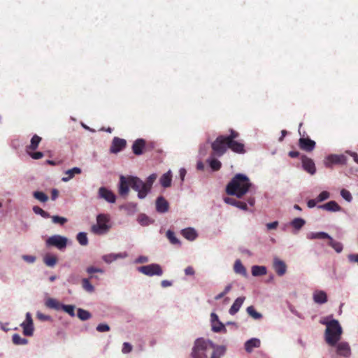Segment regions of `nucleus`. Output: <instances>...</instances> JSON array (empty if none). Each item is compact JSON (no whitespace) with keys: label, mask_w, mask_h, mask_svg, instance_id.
I'll return each instance as SVG.
<instances>
[{"label":"nucleus","mask_w":358,"mask_h":358,"mask_svg":"<svg viewBox=\"0 0 358 358\" xmlns=\"http://www.w3.org/2000/svg\"><path fill=\"white\" fill-rule=\"evenodd\" d=\"M328 245L333 248L338 253L343 250V245L341 243L334 241L331 236L329 239Z\"/></svg>","instance_id":"33"},{"label":"nucleus","mask_w":358,"mask_h":358,"mask_svg":"<svg viewBox=\"0 0 358 358\" xmlns=\"http://www.w3.org/2000/svg\"><path fill=\"white\" fill-rule=\"evenodd\" d=\"M185 273L187 275H193L194 274V270L192 266H187L185 269Z\"/></svg>","instance_id":"61"},{"label":"nucleus","mask_w":358,"mask_h":358,"mask_svg":"<svg viewBox=\"0 0 358 358\" xmlns=\"http://www.w3.org/2000/svg\"><path fill=\"white\" fill-rule=\"evenodd\" d=\"M251 185L249 178L246 176L238 173L227 185L226 192L229 195L242 198L248 192Z\"/></svg>","instance_id":"2"},{"label":"nucleus","mask_w":358,"mask_h":358,"mask_svg":"<svg viewBox=\"0 0 358 358\" xmlns=\"http://www.w3.org/2000/svg\"><path fill=\"white\" fill-rule=\"evenodd\" d=\"M247 313L254 319L259 320L262 317L261 313L257 312L252 306L247 308Z\"/></svg>","instance_id":"40"},{"label":"nucleus","mask_w":358,"mask_h":358,"mask_svg":"<svg viewBox=\"0 0 358 358\" xmlns=\"http://www.w3.org/2000/svg\"><path fill=\"white\" fill-rule=\"evenodd\" d=\"M329 197H330L329 192L327 191H323L317 196L316 199L318 202H322L324 200L328 199Z\"/></svg>","instance_id":"51"},{"label":"nucleus","mask_w":358,"mask_h":358,"mask_svg":"<svg viewBox=\"0 0 358 358\" xmlns=\"http://www.w3.org/2000/svg\"><path fill=\"white\" fill-rule=\"evenodd\" d=\"M23 259L29 263H34L36 261V257L31 255H24Z\"/></svg>","instance_id":"60"},{"label":"nucleus","mask_w":358,"mask_h":358,"mask_svg":"<svg viewBox=\"0 0 358 358\" xmlns=\"http://www.w3.org/2000/svg\"><path fill=\"white\" fill-rule=\"evenodd\" d=\"M229 132V135L218 136L211 143L213 157H222L226 153L227 149L238 154H244L246 152L244 143L238 140L240 134L232 129Z\"/></svg>","instance_id":"1"},{"label":"nucleus","mask_w":358,"mask_h":358,"mask_svg":"<svg viewBox=\"0 0 358 358\" xmlns=\"http://www.w3.org/2000/svg\"><path fill=\"white\" fill-rule=\"evenodd\" d=\"M82 287L83 288L88 292H93L94 291V286L91 284L90 282V280L88 278H83L82 280Z\"/></svg>","instance_id":"38"},{"label":"nucleus","mask_w":358,"mask_h":358,"mask_svg":"<svg viewBox=\"0 0 358 358\" xmlns=\"http://www.w3.org/2000/svg\"><path fill=\"white\" fill-rule=\"evenodd\" d=\"M46 244L48 246H55L62 250L66 247L67 239L60 235H54L47 239Z\"/></svg>","instance_id":"10"},{"label":"nucleus","mask_w":358,"mask_h":358,"mask_svg":"<svg viewBox=\"0 0 358 358\" xmlns=\"http://www.w3.org/2000/svg\"><path fill=\"white\" fill-rule=\"evenodd\" d=\"M305 223H306V222H305V220L303 219L300 218V217H297V218H294L291 222V225L295 229L299 230V229H301L304 226Z\"/></svg>","instance_id":"36"},{"label":"nucleus","mask_w":358,"mask_h":358,"mask_svg":"<svg viewBox=\"0 0 358 358\" xmlns=\"http://www.w3.org/2000/svg\"><path fill=\"white\" fill-rule=\"evenodd\" d=\"M33 211L36 214L40 215L43 218H48L50 217V214L48 212L45 211L41 208L37 206L33 207Z\"/></svg>","instance_id":"46"},{"label":"nucleus","mask_w":358,"mask_h":358,"mask_svg":"<svg viewBox=\"0 0 358 358\" xmlns=\"http://www.w3.org/2000/svg\"><path fill=\"white\" fill-rule=\"evenodd\" d=\"M222 329H225L224 326L220 321L212 323V330L214 332H220Z\"/></svg>","instance_id":"50"},{"label":"nucleus","mask_w":358,"mask_h":358,"mask_svg":"<svg viewBox=\"0 0 358 358\" xmlns=\"http://www.w3.org/2000/svg\"><path fill=\"white\" fill-rule=\"evenodd\" d=\"M172 175L171 171L164 173L160 178V184L164 187H169L171 185Z\"/></svg>","instance_id":"27"},{"label":"nucleus","mask_w":358,"mask_h":358,"mask_svg":"<svg viewBox=\"0 0 358 358\" xmlns=\"http://www.w3.org/2000/svg\"><path fill=\"white\" fill-rule=\"evenodd\" d=\"M278 225V222L277 221H275L273 222L268 223L266 224V227L268 230H271V229H276Z\"/></svg>","instance_id":"59"},{"label":"nucleus","mask_w":358,"mask_h":358,"mask_svg":"<svg viewBox=\"0 0 358 358\" xmlns=\"http://www.w3.org/2000/svg\"><path fill=\"white\" fill-rule=\"evenodd\" d=\"M138 222L142 226H148L152 223L150 219L145 214H140L138 217Z\"/></svg>","instance_id":"44"},{"label":"nucleus","mask_w":358,"mask_h":358,"mask_svg":"<svg viewBox=\"0 0 358 358\" xmlns=\"http://www.w3.org/2000/svg\"><path fill=\"white\" fill-rule=\"evenodd\" d=\"M61 310H63L64 312L67 313L69 315H71L72 317H73L75 315L74 306L62 304Z\"/></svg>","instance_id":"48"},{"label":"nucleus","mask_w":358,"mask_h":358,"mask_svg":"<svg viewBox=\"0 0 358 358\" xmlns=\"http://www.w3.org/2000/svg\"><path fill=\"white\" fill-rule=\"evenodd\" d=\"M273 268L276 273L280 276L283 275L286 273L287 266L285 263L277 258L274 259Z\"/></svg>","instance_id":"16"},{"label":"nucleus","mask_w":358,"mask_h":358,"mask_svg":"<svg viewBox=\"0 0 358 358\" xmlns=\"http://www.w3.org/2000/svg\"><path fill=\"white\" fill-rule=\"evenodd\" d=\"M44 263L50 267H53L57 262V257L51 255H46L43 258Z\"/></svg>","instance_id":"31"},{"label":"nucleus","mask_w":358,"mask_h":358,"mask_svg":"<svg viewBox=\"0 0 358 358\" xmlns=\"http://www.w3.org/2000/svg\"><path fill=\"white\" fill-rule=\"evenodd\" d=\"M12 341L15 345H25L28 342L26 338H22L19 334H13Z\"/></svg>","instance_id":"41"},{"label":"nucleus","mask_w":358,"mask_h":358,"mask_svg":"<svg viewBox=\"0 0 358 358\" xmlns=\"http://www.w3.org/2000/svg\"><path fill=\"white\" fill-rule=\"evenodd\" d=\"M169 204L168 201L162 196L157 198L156 201V210L158 213H164L169 210Z\"/></svg>","instance_id":"15"},{"label":"nucleus","mask_w":358,"mask_h":358,"mask_svg":"<svg viewBox=\"0 0 358 358\" xmlns=\"http://www.w3.org/2000/svg\"><path fill=\"white\" fill-rule=\"evenodd\" d=\"M96 329L99 332H106L110 331V327L106 324H99Z\"/></svg>","instance_id":"55"},{"label":"nucleus","mask_w":358,"mask_h":358,"mask_svg":"<svg viewBox=\"0 0 358 358\" xmlns=\"http://www.w3.org/2000/svg\"><path fill=\"white\" fill-rule=\"evenodd\" d=\"M234 271L236 273L246 275V269L240 260H236L234 264Z\"/></svg>","instance_id":"34"},{"label":"nucleus","mask_w":358,"mask_h":358,"mask_svg":"<svg viewBox=\"0 0 358 358\" xmlns=\"http://www.w3.org/2000/svg\"><path fill=\"white\" fill-rule=\"evenodd\" d=\"M245 299V296L238 297L235 300V301L234 302L232 306H231L229 311V313L232 315H235L239 310L241 307L242 306Z\"/></svg>","instance_id":"20"},{"label":"nucleus","mask_w":358,"mask_h":358,"mask_svg":"<svg viewBox=\"0 0 358 358\" xmlns=\"http://www.w3.org/2000/svg\"><path fill=\"white\" fill-rule=\"evenodd\" d=\"M266 273V268L263 266H253L252 267V274L254 276H261Z\"/></svg>","instance_id":"30"},{"label":"nucleus","mask_w":358,"mask_h":358,"mask_svg":"<svg viewBox=\"0 0 358 358\" xmlns=\"http://www.w3.org/2000/svg\"><path fill=\"white\" fill-rule=\"evenodd\" d=\"M157 178V175L153 173L151 174L146 180L145 182L142 181L140 178L137 177V179L134 180V186L136 187H138V197L139 199H144L148 193L150 191L151 187L152 186L153 182L155 181Z\"/></svg>","instance_id":"5"},{"label":"nucleus","mask_w":358,"mask_h":358,"mask_svg":"<svg viewBox=\"0 0 358 358\" xmlns=\"http://www.w3.org/2000/svg\"><path fill=\"white\" fill-rule=\"evenodd\" d=\"M346 153L350 155L354 159V161L358 164V155L356 152H351V151H347Z\"/></svg>","instance_id":"63"},{"label":"nucleus","mask_w":358,"mask_h":358,"mask_svg":"<svg viewBox=\"0 0 358 358\" xmlns=\"http://www.w3.org/2000/svg\"><path fill=\"white\" fill-rule=\"evenodd\" d=\"M145 146V141L142 138L136 140L132 145V151L136 155L143 154V150Z\"/></svg>","instance_id":"18"},{"label":"nucleus","mask_w":358,"mask_h":358,"mask_svg":"<svg viewBox=\"0 0 358 358\" xmlns=\"http://www.w3.org/2000/svg\"><path fill=\"white\" fill-rule=\"evenodd\" d=\"M347 163V157L344 155H329L324 162L327 167H330L333 164H345Z\"/></svg>","instance_id":"11"},{"label":"nucleus","mask_w":358,"mask_h":358,"mask_svg":"<svg viewBox=\"0 0 358 358\" xmlns=\"http://www.w3.org/2000/svg\"><path fill=\"white\" fill-rule=\"evenodd\" d=\"M127 145V141L126 140L123 138H120L119 137H115L113 139L110 151L112 153H117L120 151H122L124 148H125Z\"/></svg>","instance_id":"13"},{"label":"nucleus","mask_w":358,"mask_h":358,"mask_svg":"<svg viewBox=\"0 0 358 358\" xmlns=\"http://www.w3.org/2000/svg\"><path fill=\"white\" fill-rule=\"evenodd\" d=\"M302 125L303 123H300L299 126V133L301 136V138L299 139V146L302 150L312 152L315 149L316 143L308 136L306 137V132L301 134V128Z\"/></svg>","instance_id":"8"},{"label":"nucleus","mask_w":358,"mask_h":358,"mask_svg":"<svg viewBox=\"0 0 358 358\" xmlns=\"http://www.w3.org/2000/svg\"><path fill=\"white\" fill-rule=\"evenodd\" d=\"M87 272L90 275V278H97L96 276L93 275L94 273H103V271L101 268H96L94 266H90L87 268Z\"/></svg>","instance_id":"49"},{"label":"nucleus","mask_w":358,"mask_h":358,"mask_svg":"<svg viewBox=\"0 0 358 358\" xmlns=\"http://www.w3.org/2000/svg\"><path fill=\"white\" fill-rule=\"evenodd\" d=\"M81 169L78 167H74L71 169H69L65 172L66 177L62 178V181L67 182L74 177L76 174H80Z\"/></svg>","instance_id":"26"},{"label":"nucleus","mask_w":358,"mask_h":358,"mask_svg":"<svg viewBox=\"0 0 358 358\" xmlns=\"http://www.w3.org/2000/svg\"><path fill=\"white\" fill-rule=\"evenodd\" d=\"M132 350V345L127 343V342H125L123 343V346H122V351L123 353L124 354H127V353H129L130 352H131Z\"/></svg>","instance_id":"57"},{"label":"nucleus","mask_w":358,"mask_h":358,"mask_svg":"<svg viewBox=\"0 0 358 358\" xmlns=\"http://www.w3.org/2000/svg\"><path fill=\"white\" fill-rule=\"evenodd\" d=\"M301 163L303 169L310 173V175H314L316 172L315 164L313 160L306 155H303L301 157Z\"/></svg>","instance_id":"14"},{"label":"nucleus","mask_w":358,"mask_h":358,"mask_svg":"<svg viewBox=\"0 0 358 358\" xmlns=\"http://www.w3.org/2000/svg\"><path fill=\"white\" fill-rule=\"evenodd\" d=\"M320 322L326 326L324 332L326 343L330 346H335L340 341L343 334L340 323L334 319L330 321H321Z\"/></svg>","instance_id":"3"},{"label":"nucleus","mask_w":358,"mask_h":358,"mask_svg":"<svg viewBox=\"0 0 358 358\" xmlns=\"http://www.w3.org/2000/svg\"><path fill=\"white\" fill-rule=\"evenodd\" d=\"M45 306L49 308L59 310H61L62 304L55 299L49 298L45 301Z\"/></svg>","instance_id":"28"},{"label":"nucleus","mask_w":358,"mask_h":358,"mask_svg":"<svg viewBox=\"0 0 358 358\" xmlns=\"http://www.w3.org/2000/svg\"><path fill=\"white\" fill-rule=\"evenodd\" d=\"M260 346V341L258 338H251L247 341L245 343V349L248 352H251L255 348Z\"/></svg>","instance_id":"22"},{"label":"nucleus","mask_w":358,"mask_h":358,"mask_svg":"<svg viewBox=\"0 0 358 358\" xmlns=\"http://www.w3.org/2000/svg\"><path fill=\"white\" fill-rule=\"evenodd\" d=\"M337 353L340 355L348 357L350 355V348L347 343H340L337 345Z\"/></svg>","instance_id":"21"},{"label":"nucleus","mask_w":358,"mask_h":358,"mask_svg":"<svg viewBox=\"0 0 358 358\" xmlns=\"http://www.w3.org/2000/svg\"><path fill=\"white\" fill-rule=\"evenodd\" d=\"M226 348L223 345H217L213 351L211 358H220L225 353Z\"/></svg>","instance_id":"32"},{"label":"nucleus","mask_w":358,"mask_h":358,"mask_svg":"<svg viewBox=\"0 0 358 358\" xmlns=\"http://www.w3.org/2000/svg\"><path fill=\"white\" fill-rule=\"evenodd\" d=\"M77 315L79 319H80L83 321L87 320L92 317V315L89 311L82 308H78Z\"/></svg>","instance_id":"37"},{"label":"nucleus","mask_w":358,"mask_h":358,"mask_svg":"<svg viewBox=\"0 0 358 358\" xmlns=\"http://www.w3.org/2000/svg\"><path fill=\"white\" fill-rule=\"evenodd\" d=\"M182 235L189 241L194 240L196 236V231L192 228H186L181 231Z\"/></svg>","instance_id":"25"},{"label":"nucleus","mask_w":358,"mask_h":358,"mask_svg":"<svg viewBox=\"0 0 358 358\" xmlns=\"http://www.w3.org/2000/svg\"><path fill=\"white\" fill-rule=\"evenodd\" d=\"M224 200L225 203L230 204L231 206H234L241 210H248L247 203L243 201H237L235 199L229 198V197H226V198H224Z\"/></svg>","instance_id":"19"},{"label":"nucleus","mask_w":358,"mask_h":358,"mask_svg":"<svg viewBox=\"0 0 358 358\" xmlns=\"http://www.w3.org/2000/svg\"><path fill=\"white\" fill-rule=\"evenodd\" d=\"M42 138L36 134H34L30 141V144L27 146L26 150L28 152L29 150H35L38 148L39 143Z\"/></svg>","instance_id":"24"},{"label":"nucleus","mask_w":358,"mask_h":358,"mask_svg":"<svg viewBox=\"0 0 358 358\" xmlns=\"http://www.w3.org/2000/svg\"><path fill=\"white\" fill-rule=\"evenodd\" d=\"M124 256L122 254H109L104 255L103 257V259L106 263H111L112 262L116 260L118 257H124Z\"/></svg>","instance_id":"42"},{"label":"nucleus","mask_w":358,"mask_h":358,"mask_svg":"<svg viewBox=\"0 0 358 358\" xmlns=\"http://www.w3.org/2000/svg\"><path fill=\"white\" fill-rule=\"evenodd\" d=\"M21 327L23 328V334L25 336H31L33 335L34 332V325L26 324V322H22L21 324Z\"/></svg>","instance_id":"35"},{"label":"nucleus","mask_w":358,"mask_h":358,"mask_svg":"<svg viewBox=\"0 0 358 358\" xmlns=\"http://www.w3.org/2000/svg\"><path fill=\"white\" fill-rule=\"evenodd\" d=\"M341 195L345 200H346L348 202L351 201L352 199V196L350 192L345 189H343L341 191Z\"/></svg>","instance_id":"53"},{"label":"nucleus","mask_w":358,"mask_h":358,"mask_svg":"<svg viewBox=\"0 0 358 358\" xmlns=\"http://www.w3.org/2000/svg\"><path fill=\"white\" fill-rule=\"evenodd\" d=\"M24 322H26V324H33L31 315L29 313H27L26 320Z\"/></svg>","instance_id":"64"},{"label":"nucleus","mask_w":358,"mask_h":358,"mask_svg":"<svg viewBox=\"0 0 358 358\" xmlns=\"http://www.w3.org/2000/svg\"><path fill=\"white\" fill-rule=\"evenodd\" d=\"M317 202V199H310L307 202V206L308 208H312L316 206Z\"/></svg>","instance_id":"62"},{"label":"nucleus","mask_w":358,"mask_h":358,"mask_svg":"<svg viewBox=\"0 0 358 358\" xmlns=\"http://www.w3.org/2000/svg\"><path fill=\"white\" fill-rule=\"evenodd\" d=\"M215 346L211 342L206 341L203 338H198L194 342L192 352V358H206L207 352L210 350H215Z\"/></svg>","instance_id":"4"},{"label":"nucleus","mask_w":358,"mask_h":358,"mask_svg":"<svg viewBox=\"0 0 358 358\" xmlns=\"http://www.w3.org/2000/svg\"><path fill=\"white\" fill-rule=\"evenodd\" d=\"M98 198L102 199L110 203H114L116 201L115 194L111 190L105 187H101L99 189Z\"/></svg>","instance_id":"12"},{"label":"nucleus","mask_w":358,"mask_h":358,"mask_svg":"<svg viewBox=\"0 0 358 358\" xmlns=\"http://www.w3.org/2000/svg\"><path fill=\"white\" fill-rule=\"evenodd\" d=\"M307 238L308 239H329L330 238V236L326 233V232H323V231H320V232H315V233H310L307 235Z\"/></svg>","instance_id":"29"},{"label":"nucleus","mask_w":358,"mask_h":358,"mask_svg":"<svg viewBox=\"0 0 358 358\" xmlns=\"http://www.w3.org/2000/svg\"><path fill=\"white\" fill-rule=\"evenodd\" d=\"M348 260L352 263H357L358 264V254H350L348 257Z\"/></svg>","instance_id":"58"},{"label":"nucleus","mask_w":358,"mask_h":358,"mask_svg":"<svg viewBox=\"0 0 358 358\" xmlns=\"http://www.w3.org/2000/svg\"><path fill=\"white\" fill-rule=\"evenodd\" d=\"M138 271L144 275L148 276L152 275H162L163 273V271L162 267L157 264H151L146 266H140L138 268Z\"/></svg>","instance_id":"9"},{"label":"nucleus","mask_w":358,"mask_h":358,"mask_svg":"<svg viewBox=\"0 0 358 358\" xmlns=\"http://www.w3.org/2000/svg\"><path fill=\"white\" fill-rule=\"evenodd\" d=\"M317 208L329 212H338L341 210V207L335 201H329L323 205L318 206Z\"/></svg>","instance_id":"17"},{"label":"nucleus","mask_w":358,"mask_h":358,"mask_svg":"<svg viewBox=\"0 0 358 358\" xmlns=\"http://www.w3.org/2000/svg\"><path fill=\"white\" fill-rule=\"evenodd\" d=\"M52 220L55 224H64L67 222V219L58 215H54L52 217Z\"/></svg>","instance_id":"52"},{"label":"nucleus","mask_w":358,"mask_h":358,"mask_svg":"<svg viewBox=\"0 0 358 358\" xmlns=\"http://www.w3.org/2000/svg\"><path fill=\"white\" fill-rule=\"evenodd\" d=\"M108 222L109 217L107 215H98L96 217V224L92 226V232L97 235H102L107 233L110 228Z\"/></svg>","instance_id":"6"},{"label":"nucleus","mask_w":358,"mask_h":358,"mask_svg":"<svg viewBox=\"0 0 358 358\" xmlns=\"http://www.w3.org/2000/svg\"><path fill=\"white\" fill-rule=\"evenodd\" d=\"M313 299L315 303L322 304L327 301V296L324 291H317L313 294Z\"/></svg>","instance_id":"23"},{"label":"nucleus","mask_w":358,"mask_h":358,"mask_svg":"<svg viewBox=\"0 0 358 358\" xmlns=\"http://www.w3.org/2000/svg\"><path fill=\"white\" fill-rule=\"evenodd\" d=\"M34 197L40 201L41 202H46L48 200V196L43 192L36 191L33 194Z\"/></svg>","instance_id":"43"},{"label":"nucleus","mask_w":358,"mask_h":358,"mask_svg":"<svg viewBox=\"0 0 358 358\" xmlns=\"http://www.w3.org/2000/svg\"><path fill=\"white\" fill-rule=\"evenodd\" d=\"M209 164H210V168L213 171H218V170H220V168H221V166H222L221 162L218 159H217L215 158L211 159L209 161Z\"/></svg>","instance_id":"47"},{"label":"nucleus","mask_w":358,"mask_h":358,"mask_svg":"<svg viewBox=\"0 0 358 358\" xmlns=\"http://www.w3.org/2000/svg\"><path fill=\"white\" fill-rule=\"evenodd\" d=\"M133 179H137V177L124 176H120L118 188V192L120 196L123 197L127 196L129 192V187H131L133 189L138 192V187H136L134 186V180Z\"/></svg>","instance_id":"7"},{"label":"nucleus","mask_w":358,"mask_h":358,"mask_svg":"<svg viewBox=\"0 0 358 358\" xmlns=\"http://www.w3.org/2000/svg\"><path fill=\"white\" fill-rule=\"evenodd\" d=\"M29 156L34 159H39L43 157V153L41 152H31L29 150L27 152Z\"/></svg>","instance_id":"56"},{"label":"nucleus","mask_w":358,"mask_h":358,"mask_svg":"<svg viewBox=\"0 0 358 358\" xmlns=\"http://www.w3.org/2000/svg\"><path fill=\"white\" fill-rule=\"evenodd\" d=\"M166 237L172 244H180V241L176 238L173 231L168 230L166 232Z\"/></svg>","instance_id":"45"},{"label":"nucleus","mask_w":358,"mask_h":358,"mask_svg":"<svg viewBox=\"0 0 358 358\" xmlns=\"http://www.w3.org/2000/svg\"><path fill=\"white\" fill-rule=\"evenodd\" d=\"M36 317L41 321H52L51 316L45 315L41 312H37Z\"/></svg>","instance_id":"54"},{"label":"nucleus","mask_w":358,"mask_h":358,"mask_svg":"<svg viewBox=\"0 0 358 358\" xmlns=\"http://www.w3.org/2000/svg\"><path fill=\"white\" fill-rule=\"evenodd\" d=\"M76 239L81 245H87L88 244L87 234L85 232L78 233Z\"/></svg>","instance_id":"39"}]
</instances>
